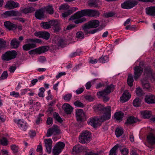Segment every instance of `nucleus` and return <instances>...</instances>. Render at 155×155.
Instances as JSON below:
<instances>
[{
    "label": "nucleus",
    "mask_w": 155,
    "mask_h": 155,
    "mask_svg": "<svg viewBox=\"0 0 155 155\" xmlns=\"http://www.w3.org/2000/svg\"><path fill=\"white\" fill-rule=\"evenodd\" d=\"M86 16H88V9H85L77 12L71 16L69 20H72L73 22L76 24L81 23L86 21V19L85 18H81Z\"/></svg>",
    "instance_id": "f257e3e1"
},
{
    "label": "nucleus",
    "mask_w": 155,
    "mask_h": 155,
    "mask_svg": "<svg viewBox=\"0 0 155 155\" xmlns=\"http://www.w3.org/2000/svg\"><path fill=\"white\" fill-rule=\"evenodd\" d=\"M93 107L95 112H100L104 113V115L101 117L104 120H107L110 118L111 110L110 106L104 107L101 104H96Z\"/></svg>",
    "instance_id": "f03ea898"
},
{
    "label": "nucleus",
    "mask_w": 155,
    "mask_h": 155,
    "mask_svg": "<svg viewBox=\"0 0 155 155\" xmlns=\"http://www.w3.org/2000/svg\"><path fill=\"white\" fill-rule=\"evenodd\" d=\"M144 72V77L145 78H143L141 80L143 87L144 89H145L147 91H150V85L148 83V79L152 77V78L155 81V74L154 77V75H152L151 70L150 68H146Z\"/></svg>",
    "instance_id": "7ed1b4c3"
},
{
    "label": "nucleus",
    "mask_w": 155,
    "mask_h": 155,
    "mask_svg": "<svg viewBox=\"0 0 155 155\" xmlns=\"http://www.w3.org/2000/svg\"><path fill=\"white\" fill-rule=\"evenodd\" d=\"M114 86L113 84L109 85L106 87V88L103 91H99L97 93V95L98 97H102L104 101L106 102L109 100V97L107 96L111 92L113 91Z\"/></svg>",
    "instance_id": "20e7f679"
},
{
    "label": "nucleus",
    "mask_w": 155,
    "mask_h": 155,
    "mask_svg": "<svg viewBox=\"0 0 155 155\" xmlns=\"http://www.w3.org/2000/svg\"><path fill=\"white\" fill-rule=\"evenodd\" d=\"M79 141L82 144L89 142L91 139V133L87 130L83 131L79 137Z\"/></svg>",
    "instance_id": "39448f33"
},
{
    "label": "nucleus",
    "mask_w": 155,
    "mask_h": 155,
    "mask_svg": "<svg viewBox=\"0 0 155 155\" xmlns=\"http://www.w3.org/2000/svg\"><path fill=\"white\" fill-rule=\"evenodd\" d=\"M99 25V21L97 20H92L85 24L82 27L83 30L85 33H88V30L91 28H96Z\"/></svg>",
    "instance_id": "423d86ee"
},
{
    "label": "nucleus",
    "mask_w": 155,
    "mask_h": 155,
    "mask_svg": "<svg viewBox=\"0 0 155 155\" xmlns=\"http://www.w3.org/2000/svg\"><path fill=\"white\" fill-rule=\"evenodd\" d=\"M105 120L101 117H95L89 118L88 120L87 123L89 125L95 127L98 125H100L101 123Z\"/></svg>",
    "instance_id": "0eeeda50"
},
{
    "label": "nucleus",
    "mask_w": 155,
    "mask_h": 155,
    "mask_svg": "<svg viewBox=\"0 0 155 155\" xmlns=\"http://www.w3.org/2000/svg\"><path fill=\"white\" fill-rule=\"evenodd\" d=\"M65 146L64 143L63 142L57 143L53 148V153L54 155H58L61 152Z\"/></svg>",
    "instance_id": "6e6552de"
},
{
    "label": "nucleus",
    "mask_w": 155,
    "mask_h": 155,
    "mask_svg": "<svg viewBox=\"0 0 155 155\" xmlns=\"http://www.w3.org/2000/svg\"><path fill=\"white\" fill-rule=\"evenodd\" d=\"M60 132L59 127L58 126L54 125L48 130L46 135L47 137H49L52 135H58Z\"/></svg>",
    "instance_id": "1a4fd4ad"
},
{
    "label": "nucleus",
    "mask_w": 155,
    "mask_h": 155,
    "mask_svg": "<svg viewBox=\"0 0 155 155\" xmlns=\"http://www.w3.org/2000/svg\"><path fill=\"white\" fill-rule=\"evenodd\" d=\"M16 55L17 53L15 51H8L3 55L2 59L4 60L8 61L15 58Z\"/></svg>",
    "instance_id": "9d476101"
},
{
    "label": "nucleus",
    "mask_w": 155,
    "mask_h": 155,
    "mask_svg": "<svg viewBox=\"0 0 155 155\" xmlns=\"http://www.w3.org/2000/svg\"><path fill=\"white\" fill-rule=\"evenodd\" d=\"M47 47H40L28 51L29 54L31 55L41 54L45 53L48 51Z\"/></svg>",
    "instance_id": "9b49d317"
},
{
    "label": "nucleus",
    "mask_w": 155,
    "mask_h": 155,
    "mask_svg": "<svg viewBox=\"0 0 155 155\" xmlns=\"http://www.w3.org/2000/svg\"><path fill=\"white\" fill-rule=\"evenodd\" d=\"M134 69V78L136 81L141 76L143 72V68L140 66H137L135 67Z\"/></svg>",
    "instance_id": "f8f14e48"
},
{
    "label": "nucleus",
    "mask_w": 155,
    "mask_h": 155,
    "mask_svg": "<svg viewBox=\"0 0 155 155\" xmlns=\"http://www.w3.org/2000/svg\"><path fill=\"white\" fill-rule=\"evenodd\" d=\"M14 121L15 123L17 124L18 127L21 130L25 131L27 129V124L24 121L23 119L17 120L15 119Z\"/></svg>",
    "instance_id": "ddd939ff"
},
{
    "label": "nucleus",
    "mask_w": 155,
    "mask_h": 155,
    "mask_svg": "<svg viewBox=\"0 0 155 155\" xmlns=\"http://www.w3.org/2000/svg\"><path fill=\"white\" fill-rule=\"evenodd\" d=\"M49 22L50 28L52 27L55 31H58L61 29L59 23L58 21L56 20H51Z\"/></svg>",
    "instance_id": "4468645a"
},
{
    "label": "nucleus",
    "mask_w": 155,
    "mask_h": 155,
    "mask_svg": "<svg viewBox=\"0 0 155 155\" xmlns=\"http://www.w3.org/2000/svg\"><path fill=\"white\" fill-rule=\"evenodd\" d=\"M145 102L148 104L155 103V96L152 94L146 95L145 97Z\"/></svg>",
    "instance_id": "2eb2a0df"
},
{
    "label": "nucleus",
    "mask_w": 155,
    "mask_h": 155,
    "mask_svg": "<svg viewBox=\"0 0 155 155\" xmlns=\"http://www.w3.org/2000/svg\"><path fill=\"white\" fill-rule=\"evenodd\" d=\"M4 24L6 29L9 31L13 30L16 29L17 28L16 25L9 21H5Z\"/></svg>",
    "instance_id": "dca6fc26"
},
{
    "label": "nucleus",
    "mask_w": 155,
    "mask_h": 155,
    "mask_svg": "<svg viewBox=\"0 0 155 155\" xmlns=\"http://www.w3.org/2000/svg\"><path fill=\"white\" fill-rule=\"evenodd\" d=\"M76 117L77 121H81L85 117L84 114L82 109L77 110L76 111Z\"/></svg>",
    "instance_id": "f3484780"
},
{
    "label": "nucleus",
    "mask_w": 155,
    "mask_h": 155,
    "mask_svg": "<svg viewBox=\"0 0 155 155\" xmlns=\"http://www.w3.org/2000/svg\"><path fill=\"white\" fill-rule=\"evenodd\" d=\"M44 142L46 150L50 153L51 151L52 141L51 139H48L45 140Z\"/></svg>",
    "instance_id": "a211bd4d"
},
{
    "label": "nucleus",
    "mask_w": 155,
    "mask_h": 155,
    "mask_svg": "<svg viewBox=\"0 0 155 155\" xmlns=\"http://www.w3.org/2000/svg\"><path fill=\"white\" fill-rule=\"evenodd\" d=\"M101 3L99 0H91L90 1L88 4L90 7L98 8L101 5Z\"/></svg>",
    "instance_id": "6ab92c4d"
},
{
    "label": "nucleus",
    "mask_w": 155,
    "mask_h": 155,
    "mask_svg": "<svg viewBox=\"0 0 155 155\" xmlns=\"http://www.w3.org/2000/svg\"><path fill=\"white\" fill-rule=\"evenodd\" d=\"M131 97L130 94L127 91H126L123 93L120 97L121 101L123 102H125L129 100Z\"/></svg>",
    "instance_id": "aec40b11"
},
{
    "label": "nucleus",
    "mask_w": 155,
    "mask_h": 155,
    "mask_svg": "<svg viewBox=\"0 0 155 155\" xmlns=\"http://www.w3.org/2000/svg\"><path fill=\"white\" fill-rule=\"evenodd\" d=\"M6 7L10 9H13L19 6V4L17 2H15L13 1H8L5 5Z\"/></svg>",
    "instance_id": "412c9836"
},
{
    "label": "nucleus",
    "mask_w": 155,
    "mask_h": 155,
    "mask_svg": "<svg viewBox=\"0 0 155 155\" xmlns=\"http://www.w3.org/2000/svg\"><path fill=\"white\" fill-rule=\"evenodd\" d=\"M62 107L65 112L67 114H70L73 111V107L68 104H64Z\"/></svg>",
    "instance_id": "4be33fe9"
},
{
    "label": "nucleus",
    "mask_w": 155,
    "mask_h": 155,
    "mask_svg": "<svg viewBox=\"0 0 155 155\" xmlns=\"http://www.w3.org/2000/svg\"><path fill=\"white\" fill-rule=\"evenodd\" d=\"M44 9H41L35 12V16L39 19H41L44 17Z\"/></svg>",
    "instance_id": "5701e85b"
},
{
    "label": "nucleus",
    "mask_w": 155,
    "mask_h": 155,
    "mask_svg": "<svg viewBox=\"0 0 155 155\" xmlns=\"http://www.w3.org/2000/svg\"><path fill=\"white\" fill-rule=\"evenodd\" d=\"M100 13L99 12L96 10L88 9V16L97 18L98 17Z\"/></svg>",
    "instance_id": "b1692460"
},
{
    "label": "nucleus",
    "mask_w": 155,
    "mask_h": 155,
    "mask_svg": "<svg viewBox=\"0 0 155 155\" xmlns=\"http://www.w3.org/2000/svg\"><path fill=\"white\" fill-rule=\"evenodd\" d=\"M36 44L34 43H28L23 46V49L25 51H28L30 49L34 48L36 47Z\"/></svg>",
    "instance_id": "393cba45"
},
{
    "label": "nucleus",
    "mask_w": 155,
    "mask_h": 155,
    "mask_svg": "<svg viewBox=\"0 0 155 155\" xmlns=\"http://www.w3.org/2000/svg\"><path fill=\"white\" fill-rule=\"evenodd\" d=\"M140 113L144 118H149L152 115L151 112L149 110H143L141 111Z\"/></svg>",
    "instance_id": "a878e982"
},
{
    "label": "nucleus",
    "mask_w": 155,
    "mask_h": 155,
    "mask_svg": "<svg viewBox=\"0 0 155 155\" xmlns=\"http://www.w3.org/2000/svg\"><path fill=\"white\" fill-rule=\"evenodd\" d=\"M148 143L151 145L155 144V137L152 133L150 134L147 136Z\"/></svg>",
    "instance_id": "bb28decb"
},
{
    "label": "nucleus",
    "mask_w": 155,
    "mask_h": 155,
    "mask_svg": "<svg viewBox=\"0 0 155 155\" xmlns=\"http://www.w3.org/2000/svg\"><path fill=\"white\" fill-rule=\"evenodd\" d=\"M146 13L151 16H155V7H150L146 9Z\"/></svg>",
    "instance_id": "cd10ccee"
},
{
    "label": "nucleus",
    "mask_w": 155,
    "mask_h": 155,
    "mask_svg": "<svg viewBox=\"0 0 155 155\" xmlns=\"http://www.w3.org/2000/svg\"><path fill=\"white\" fill-rule=\"evenodd\" d=\"M21 41H18L16 38H14L11 42V46L13 48H16L18 47Z\"/></svg>",
    "instance_id": "c85d7f7f"
},
{
    "label": "nucleus",
    "mask_w": 155,
    "mask_h": 155,
    "mask_svg": "<svg viewBox=\"0 0 155 155\" xmlns=\"http://www.w3.org/2000/svg\"><path fill=\"white\" fill-rule=\"evenodd\" d=\"M138 119L133 117H130L128 118L125 124L128 125L133 124L137 122Z\"/></svg>",
    "instance_id": "c756f323"
},
{
    "label": "nucleus",
    "mask_w": 155,
    "mask_h": 155,
    "mask_svg": "<svg viewBox=\"0 0 155 155\" xmlns=\"http://www.w3.org/2000/svg\"><path fill=\"white\" fill-rule=\"evenodd\" d=\"M120 147L119 144L114 146L110 150L109 155H117V149Z\"/></svg>",
    "instance_id": "7c9ffc66"
},
{
    "label": "nucleus",
    "mask_w": 155,
    "mask_h": 155,
    "mask_svg": "<svg viewBox=\"0 0 155 155\" xmlns=\"http://www.w3.org/2000/svg\"><path fill=\"white\" fill-rule=\"evenodd\" d=\"M19 14L18 11H8L5 12L4 14L6 16H17Z\"/></svg>",
    "instance_id": "2f4dec72"
},
{
    "label": "nucleus",
    "mask_w": 155,
    "mask_h": 155,
    "mask_svg": "<svg viewBox=\"0 0 155 155\" xmlns=\"http://www.w3.org/2000/svg\"><path fill=\"white\" fill-rule=\"evenodd\" d=\"M134 81L132 74H129L127 79V82L128 84L130 87H132L133 86Z\"/></svg>",
    "instance_id": "473e14b6"
},
{
    "label": "nucleus",
    "mask_w": 155,
    "mask_h": 155,
    "mask_svg": "<svg viewBox=\"0 0 155 155\" xmlns=\"http://www.w3.org/2000/svg\"><path fill=\"white\" fill-rule=\"evenodd\" d=\"M124 115V114L122 112L120 111L116 113L114 115V117L117 120H122Z\"/></svg>",
    "instance_id": "72a5a7b5"
},
{
    "label": "nucleus",
    "mask_w": 155,
    "mask_h": 155,
    "mask_svg": "<svg viewBox=\"0 0 155 155\" xmlns=\"http://www.w3.org/2000/svg\"><path fill=\"white\" fill-rule=\"evenodd\" d=\"M123 132L122 128H117L116 129L115 134L117 137H119L122 135Z\"/></svg>",
    "instance_id": "f704fd0d"
},
{
    "label": "nucleus",
    "mask_w": 155,
    "mask_h": 155,
    "mask_svg": "<svg viewBox=\"0 0 155 155\" xmlns=\"http://www.w3.org/2000/svg\"><path fill=\"white\" fill-rule=\"evenodd\" d=\"M44 10L50 14H52L54 12V8L51 5L47 6L45 7Z\"/></svg>",
    "instance_id": "c9c22d12"
},
{
    "label": "nucleus",
    "mask_w": 155,
    "mask_h": 155,
    "mask_svg": "<svg viewBox=\"0 0 155 155\" xmlns=\"http://www.w3.org/2000/svg\"><path fill=\"white\" fill-rule=\"evenodd\" d=\"M129 0L126 1L121 4V8L126 9H130L131 8H130V4H129Z\"/></svg>",
    "instance_id": "e433bc0d"
},
{
    "label": "nucleus",
    "mask_w": 155,
    "mask_h": 155,
    "mask_svg": "<svg viewBox=\"0 0 155 155\" xmlns=\"http://www.w3.org/2000/svg\"><path fill=\"white\" fill-rule=\"evenodd\" d=\"M98 60L100 62L104 63L109 61V57L107 56H102Z\"/></svg>",
    "instance_id": "4c0bfd02"
},
{
    "label": "nucleus",
    "mask_w": 155,
    "mask_h": 155,
    "mask_svg": "<svg viewBox=\"0 0 155 155\" xmlns=\"http://www.w3.org/2000/svg\"><path fill=\"white\" fill-rule=\"evenodd\" d=\"M41 26L44 29H48L50 28L49 21L42 23L41 24Z\"/></svg>",
    "instance_id": "58836bf2"
},
{
    "label": "nucleus",
    "mask_w": 155,
    "mask_h": 155,
    "mask_svg": "<svg viewBox=\"0 0 155 155\" xmlns=\"http://www.w3.org/2000/svg\"><path fill=\"white\" fill-rule=\"evenodd\" d=\"M53 116L54 119L58 122L61 123L63 121L62 120L58 113L55 112L53 114Z\"/></svg>",
    "instance_id": "ea45409f"
},
{
    "label": "nucleus",
    "mask_w": 155,
    "mask_h": 155,
    "mask_svg": "<svg viewBox=\"0 0 155 155\" xmlns=\"http://www.w3.org/2000/svg\"><path fill=\"white\" fill-rule=\"evenodd\" d=\"M133 104L134 106L136 107H139L140 105V101L139 99L138 98H136L133 101Z\"/></svg>",
    "instance_id": "a19ab883"
},
{
    "label": "nucleus",
    "mask_w": 155,
    "mask_h": 155,
    "mask_svg": "<svg viewBox=\"0 0 155 155\" xmlns=\"http://www.w3.org/2000/svg\"><path fill=\"white\" fill-rule=\"evenodd\" d=\"M69 8V6L66 4H62L59 7V9L60 10L66 11Z\"/></svg>",
    "instance_id": "79ce46f5"
},
{
    "label": "nucleus",
    "mask_w": 155,
    "mask_h": 155,
    "mask_svg": "<svg viewBox=\"0 0 155 155\" xmlns=\"http://www.w3.org/2000/svg\"><path fill=\"white\" fill-rule=\"evenodd\" d=\"M42 38L45 40H48L50 38V34L47 31H42Z\"/></svg>",
    "instance_id": "37998d69"
},
{
    "label": "nucleus",
    "mask_w": 155,
    "mask_h": 155,
    "mask_svg": "<svg viewBox=\"0 0 155 155\" xmlns=\"http://www.w3.org/2000/svg\"><path fill=\"white\" fill-rule=\"evenodd\" d=\"M82 149L80 145H76L74 147L72 151L76 153H78Z\"/></svg>",
    "instance_id": "c03bdc74"
},
{
    "label": "nucleus",
    "mask_w": 155,
    "mask_h": 155,
    "mask_svg": "<svg viewBox=\"0 0 155 155\" xmlns=\"http://www.w3.org/2000/svg\"><path fill=\"white\" fill-rule=\"evenodd\" d=\"M130 4V8H133L138 4V2L136 0H129Z\"/></svg>",
    "instance_id": "a18cd8bd"
},
{
    "label": "nucleus",
    "mask_w": 155,
    "mask_h": 155,
    "mask_svg": "<svg viewBox=\"0 0 155 155\" xmlns=\"http://www.w3.org/2000/svg\"><path fill=\"white\" fill-rule=\"evenodd\" d=\"M72 97V94H68L65 95L63 97L64 99L67 102L70 101Z\"/></svg>",
    "instance_id": "49530a36"
},
{
    "label": "nucleus",
    "mask_w": 155,
    "mask_h": 155,
    "mask_svg": "<svg viewBox=\"0 0 155 155\" xmlns=\"http://www.w3.org/2000/svg\"><path fill=\"white\" fill-rule=\"evenodd\" d=\"M72 13V11L71 10H68L67 12L62 13L61 15L63 18H65Z\"/></svg>",
    "instance_id": "de8ad7c7"
},
{
    "label": "nucleus",
    "mask_w": 155,
    "mask_h": 155,
    "mask_svg": "<svg viewBox=\"0 0 155 155\" xmlns=\"http://www.w3.org/2000/svg\"><path fill=\"white\" fill-rule=\"evenodd\" d=\"M81 53V51L79 50H77L75 52L71 53L70 55V56L71 57H75L78 55H79Z\"/></svg>",
    "instance_id": "09e8293b"
},
{
    "label": "nucleus",
    "mask_w": 155,
    "mask_h": 155,
    "mask_svg": "<svg viewBox=\"0 0 155 155\" xmlns=\"http://www.w3.org/2000/svg\"><path fill=\"white\" fill-rule=\"evenodd\" d=\"M115 14V12H106L104 14V16L105 17L108 18V17H110L113 16Z\"/></svg>",
    "instance_id": "8fccbe9b"
},
{
    "label": "nucleus",
    "mask_w": 155,
    "mask_h": 155,
    "mask_svg": "<svg viewBox=\"0 0 155 155\" xmlns=\"http://www.w3.org/2000/svg\"><path fill=\"white\" fill-rule=\"evenodd\" d=\"M74 104L75 106L78 107H84V104L81 101H77L74 103Z\"/></svg>",
    "instance_id": "3c124183"
},
{
    "label": "nucleus",
    "mask_w": 155,
    "mask_h": 155,
    "mask_svg": "<svg viewBox=\"0 0 155 155\" xmlns=\"http://www.w3.org/2000/svg\"><path fill=\"white\" fill-rule=\"evenodd\" d=\"M120 151L123 155H127L129 152L128 149L126 148L120 149Z\"/></svg>",
    "instance_id": "603ef678"
},
{
    "label": "nucleus",
    "mask_w": 155,
    "mask_h": 155,
    "mask_svg": "<svg viewBox=\"0 0 155 155\" xmlns=\"http://www.w3.org/2000/svg\"><path fill=\"white\" fill-rule=\"evenodd\" d=\"M0 143L6 146L8 144V141L7 139L3 137L0 140Z\"/></svg>",
    "instance_id": "864d4df0"
},
{
    "label": "nucleus",
    "mask_w": 155,
    "mask_h": 155,
    "mask_svg": "<svg viewBox=\"0 0 155 155\" xmlns=\"http://www.w3.org/2000/svg\"><path fill=\"white\" fill-rule=\"evenodd\" d=\"M6 42L2 38H0V48H4L6 46Z\"/></svg>",
    "instance_id": "5fc2aeb1"
},
{
    "label": "nucleus",
    "mask_w": 155,
    "mask_h": 155,
    "mask_svg": "<svg viewBox=\"0 0 155 155\" xmlns=\"http://www.w3.org/2000/svg\"><path fill=\"white\" fill-rule=\"evenodd\" d=\"M58 46L63 48L64 46L65 43L62 39L61 38L58 41Z\"/></svg>",
    "instance_id": "6e6d98bb"
},
{
    "label": "nucleus",
    "mask_w": 155,
    "mask_h": 155,
    "mask_svg": "<svg viewBox=\"0 0 155 155\" xmlns=\"http://www.w3.org/2000/svg\"><path fill=\"white\" fill-rule=\"evenodd\" d=\"M8 74L7 71H4L2 74L0 79L1 80H4L7 78Z\"/></svg>",
    "instance_id": "4d7b16f0"
},
{
    "label": "nucleus",
    "mask_w": 155,
    "mask_h": 155,
    "mask_svg": "<svg viewBox=\"0 0 155 155\" xmlns=\"http://www.w3.org/2000/svg\"><path fill=\"white\" fill-rule=\"evenodd\" d=\"M10 94L11 96L16 98L19 97L20 96L19 93L14 91L10 92Z\"/></svg>",
    "instance_id": "13d9d810"
},
{
    "label": "nucleus",
    "mask_w": 155,
    "mask_h": 155,
    "mask_svg": "<svg viewBox=\"0 0 155 155\" xmlns=\"http://www.w3.org/2000/svg\"><path fill=\"white\" fill-rule=\"evenodd\" d=\"M136 93L138 96H141L143 94V92L141 89L138 87L136 90Z\"/></svg>",
    "instance_id": "bf43d9fd"
},
{
    "label": "nucleus",
    "mask_w": 155,
    "mask_h": 155,
    "mask_svg": "<svg viewBox=\"0 0 155 155\" xmlns=\"http://www.w3.org/2000/svg\"><path fill=\"white\" fill-rule=\"evenodd\" d=\"M43 116V115L41 114H40L38 115L36 120V123L37 124H39L40 122L42 121L41 117Z\"/></svg>",
    "instance_id": "052dcab7"
},
{
    "label": "nucleus",
    "mask_w": 155,
    "mask_h": 155,
    "mask_svg": "<svg viewBox=\"0 0 155 155\" xmlns=\"http://www.w3.org/2000/svg\"><path fill=\"white\" fill-rule=\"evenodd\" d=\"M84 35L83 33L81 31L77 32L76 35V36L77 38H82L84 37Z\"/></svg>",
    "instance_id": "680f3d73"
},
{
    "label": "nucleus",
    "mask_w": 155,
    "mask_h": 155,
    "mask_svg": "<svg viewBox=\"0 0 155 155\" xmlns=\"http://www.w3.org/2000/svg\"><path fill=\"white\" fill-rule=\"evenodd\" d=\"M85 99L89 101H92L94 100V98L91 95H86L84 97Z\"/></svg>",
    "instance_id": "e2e57ef3"
},
{
    "label": "nucleus",
    "mask_w": 155,
    "mask_h": 155,
    "mask_svg": "<svg viewBox=\"0 0 155 155\" xmlns=\"http://www.w3.org/2000/svg\"><path fill=\"white\" fill-rule=\"evenodd\" d=\"M17 68L16 65L14 64L10 67L9 68V71L11 73H13Z\"/></svg>",
    "instance_id": "0e129e2a"
},
{
    "label": "nucleus",
    "mask_w": 155,
    "mask_h": 155,
    "mask_svg": "<svg viewBox=\"0 0 155 155\" xmlns=\"http://www.w3.org/2000/svg\"><path fill=\"white\" fill-rule=\"evenodd\" d=\"M31 90L29 88L22 89L20 91V94L21 95H24L28 91H30Z\"/></svg>",
    "instance_id": "69168bd1"
},
{
    "label": "nucleus",
    "mask_w": 155,
    "mask_h": 155,
    "mask_svg": "<svg viewBox=\"0 0 155 155\" xmlns=\"http://www.w3.org/2000/svg\"><path fill=\"white\" fill-rule=\"evenodd\" d=\"M11 149L14 153H16L18 151V147L16 145H13L11 146Z\"/></svg>",
    "instance_id": "338daca9"
},
{
    "label": "nucleus",
    "mask_w": 155,
    "mask_h": 155,
    "mask_svg": "<svg viewBox=\"0 0 155 155\" xmlns=\"http://www.w3.org/2000/svg\"><path fill=\"white\" fill-rule=\"evenodd\" d=\"M84 90V87H81L78 88L76 91V94H79L82 93Z\"/></svg>",
    "instance_id": "774afa93"
}]
</instances>
